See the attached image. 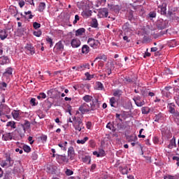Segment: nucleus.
Returning a JSON list of instances; mask_svg holds the SVG:
<instances>
[{
    "mask_svg": "<svg viewBox=\"0 0 179 179\" xmlns=\"http://www.w3.org/2000/svg\"><path fill=\"white\" fill-rule=\"evenodd\" d=\"M56 156L58 160H62V162H64V163H68L69 160L68 157H66V155H56Z\"/></svg>",
    "mask_w": 179,
    "mask_h": 179,
    "instance_id": "dca6fc26",
    "label": "nucleus"
},
{
    "mask_svg": "<svg viewBox=\"0 0 179 179\" xmlns=\"http://www.w3.org/2000/svg\"><path fill=\"white\" fill-rule=\"evenodd\" d=\"M45 9V3L41 2L40 3L38 6V11L39 12H43Z\"/></svg>",
    "mask_w": 179,
    "mask_h": 179,
    "instance_id": "7c9ffc66",
    "label": "nucleus"
},
{
    "mask_svg": "<svg viewBox=\"0 0 179 179\" xmlns=\"http://www.w3.org/2000/svg\"><path fill=\"white\" fill-rule=\"evenodd\" d=\"M169 113H171V114H174L176 113V108H174V107L173 106H169Z\"/></svg>",
    "mask_w": 179,
    "mask_h": 179,
    "instance_id": "603ef678",
    "label": "nucleus"
},
{
    "mask_svg": "<svg viewBox=\"0 0 179 179\" xmlns=\"http://www.w3.org/2000/svg\"><path fill=\"white\" fill-rule=\"evenodd\" d=\"M91 26H92V27H94V29L98 27L99 22H97V19L94 18L92 20Z\"/></svg>",
    "mask_w": 179,
    "mask_h": 179,
    "instance_id": "cd10ccee",
    "label": "nucleus"
},
{
    "mask_svg": "<svg viewBox=\"0 0 179 179\" xmlns=\"http://www.w3.org/2000/svg\"><path fill=\"white\" fill-rule=\"evenodd\" d=\"M85 31H86L85 28H80L76 31V36H82Z\"/></svg>",
    "mask_w": 179,
    "mask_h": 179,
    "instance_id": "c85d7f7f",
    "label": "nucleus"
},
{
    "mask_svg": "<svg viewBox=\"0 0 179 179\" xmlns=\"http://www.w3.org/2000/svg\"><path fill=\"white\" fill-rule=\"evenodd\" d=\"M10 12H11L12 15H14V16H16V15H17V9H16V8L13 9L10 8Z\"/></svg>",
    "mask_w": 179,
    "mask_h": 179,
    "instance_id": "49530a36",
    "label": "nucleus"
},
{
    "mask_svg": "<svg viewBox=\"0 0 179 179\" xmlns=\"http://www.w3.org/2000/svg\"><path fill=\"white\" fill-rule=\"evenodd\" d=\"M33 160H37V157H38V155H37V153H36V152L32 153V156H31Z\"/></svg>",
    "mask_w": 179,
    "mask_h": 179,
    "instance_id": "4d7b16f0",
    "label": "nucleus"
},
{
    "mask_svg": "<svg viewBox=\"0 0 179 179\" xmlns=\"http://www.w3.org/2000/svg\"><path fill=\"white\" fill-rule=\"evenodd\" d=\"M156 26L158 30H164L166 28V22H163V20L157 21Z\"/></svg>",
    "mask_w": 179,
    "mask_h": 179,
    "instance_id": "9b49d317",
    "label": "nucleus"
},
{
    "mask_svg": "<svg viewBox=\"0 0 179 179\" xmlns=\"http://www.w3.org/2000/svg\"><path fill=\"white\" fill-rule=\"evenodd\" d=\"M73 127L76 131H79L80 132L82 131L83 122H82V119H80V117H77L76 121L73 124Z\"/></svg>",
    "mask_w": 179,
    "mask_h": 179,
    "instance_id": "20e7f679",
    "label": "nucleus"
},
{
    "mask_svg": "<svg viewBox=\"0 0 179 179\" xmlns=\"http://www.w3.org/2000/svg\"><path fill=\"white\" fill-rule=\"evenodd\" d=\"M106 3V0H98L96 1V6L99 8V6H101V5H104Z\"/></svg>",
    "mask_w": 179,
    "mask_h": 179,
    "instance_id": "e433bc0d",
    "label": "nucleus"
},
{
    "mask_svg": "<svg viewBox=\"0 0 179 179\" xmlns=\"http://www.w3.org/2000/svg\"><path fill=\"white\" fill-rule=\"evenodd\" d=\"M113 96H115V97H120V90L115 91L113 93Z\"/></svg>",
    "mask_w": 179,
    "mask_h": 179,
    "instance_id": "e2e57ef3",
    "label": "nucleus"
},
{
    "mask_svg": "<svg viewBox=\"0 0 179 179\" xmlns=\"http://www.w3.org/2000/svg\"><path fill=\"white\" fill-rule=\"evenodd\" d=\"M8 37V32L6 29L0 30V38L1 40H5Z\"/></svg>",
    "mask_w": 179,
    "mask_h": 179,
    "instance_id": "4468645a",
    "label": "nucleus"
},
{
    "mask_svg": "<svg viewBox=\"0 0 179 179\" xmlns=\"http://www.w3.org/2000/svg\"><path fill=\"white\" fill-rule=\"evenodd\" d=\"M100 13L104 17H107L108 16V8H102L100 10Z\"/></svg>",
    "mask_w": 179,
    "mask_h": 179,
    "instance_id": "4be33fe9",
    "label": "nucleus"
},
{
    "mask_svg": "<svg viewBox=\"0 0 179 179\" xmlns=\"http://www.w3.org/2000/svg\"><path fill=\"white\" fill-rule=\"evenodd\" d=\"M90 106L91 111H95V110L100 108V101H99V99L94 98Z\"/></svg>",
    "mask_w": 179,
    "mask_h": 179,
    "instance_id": "7ed1b4c3",
    "label": "nucleus"
},
{
    "mask_svg": "<svg viewBox=\"0 0 179 179\" xmlns=\"http://www.w3.org/2000/svg\"><path fill=\"white\" fill-rule=\"evenodd\" d=\"M79 20H80V17H79L78 15H75V20L73 22V24H76V23H78V22H79Z\"/></svg>",
    "mask_w": 179,
    "mask_h": 179,
    "instance_id": "de8ad7c7",
    "label": "nucleus"
},
{
    "mask_svg": "<svg viewBox=\"0 0 179 179\" xmlns=\"http://www.w3.org/2000/svg\"><path fill=\"white\" fill-rule=\"evenodd\" d=\"M77 6L79 9H82L85 6V3L83 1H78L77 2Z\"/></svg>",
    "mask_w": 179,
    "mask_h": 179,
    "instance_id": "79ce46f5",
    "label": "nucleus"
},
{
    "mask_svg": "<svg viewBox=\"0 0 179 179\" xmlns=\"http://www.w3.org/2000/svg\"><path fill=\"white\" fill-rule=\"evenodd\" d=\"M20 127H24V131L26 129H30V122L25 120V122L20 125Z\"/></svg>",
    "mask_w": 179,
    "mask_h": 179,
    "instance_id": "b1692460",
    "label": "nucleus"
},
{
    "mask_svg": "<svg viewBox=\"0 0 179 179\" xmlns=\"http://www.w3.org/2000/svg\"><path fill=\"white\" fill-rule=\"evenodd\" d=\"M87 43L90 45V47L95 48V47H97V44H99V41H96L92 38H89Z\"/></svg>",
    "mask_w": 179,
    "mask_h": 179,
    "instance_id": "6e6552de",
    "label": "nucleus"
},
{
    "mask_svg": "<svg viewBox=\"0 0 179 179\" xmlns=\"http://www.w3.org/2000/svg\"><path fill=\"white\" fill-rule=\"evenodd\" d=\"M25 15H29V19H33V15H31V11H27L24 13Z\"/></svg>",
    "mask_w": 179,
    "mask_h": 179,
    "instance_id": "bf43d9fd",
    "label": "nucleus"
},
{
    "mask_svg": "<svg viewBox=\"0 0 179 179\" xmlns=\"http://www.w3.org/2000/svg\"><path fill=\"white\" fill-rule=\"evenodd\" d=\"M19 5L20 8H23L24 6V1H20Z\"/></svg>",
    "mask_w": 179,
    "mask_h": 179,
    "instance_id": "338daca9",
    "label": "nucleus"
},
{
    "mask_svg": "<svg viewBox=\"0 0 179 179\" xmlns=\"http://www.w3.org/2000/svg\"><path fill=\"white\" fill-rule=\"evenodd\" d=\"M9 62V58L6 56H2L0 57V64L5 65Z\"/></svg>",
    "mask_w": 179,
    "mask_h": 179,
    "instance_id": "2eb2a0df",
    "label": "nucleus"
},
{
    "mask_svg": "<svg viewBox=\"0 0 179 179\" xmlns=\"http://www.w3.org/2000/svg\"><path fill=\"white\" fill-rule=\"evenodd\" d=\"M71 45L73 48H78V47H80V41L78 38L72 39Z\"/></svg>",
    "mask_w": 179,
    "mask_h": 179,
    "instance_id": "9d476101",
    "label": "nucleus"
},
{
    "mask_svg": "<svg viewBox=\"0 0 179 179\" xmlns=\"http://www.w3.org/2000/svg\"><path fill=\"white\" fill-rule=\"evenodd\" d=\"M57 92V89H52L48 91V94L50 97L48 98L45 101V103L48 109H50V107H52V104H54V100L52 99V97H55V94Z\"/></svg>",
    "mask_w": 179,
    "mask_h": 179,
    "instance_id": "f257e3e1",
    "label": "nucleus"
},
{
    "mask_svg": "<svg viewBox=\"0 0 179 179\" xmlns=\"http://www.w3.org/2000/svg\"><path fill=\"white\" fill-rule=\"evenodd\" d=\"M3 141H12L13 139H17L19 141L18 136H12V134L10 133H7L3 135L2 136Z\"/></svg>",
    "mask_w": 179,
    "mask_h": 179,
    "instance_id": "0eeeda50",
    "label": "nucleus"
},
{
    "mask_svg": "<svg viewBox=\"0 0 179 179\" xmlns=\"http://www.w3.org/2000/svg\"><path fill=\"white\" fill-rule=\"evenodd\" d=\"M117 129L119 130V131H124V130H125V129H127V125H125L124 124V122H122V123H117Z\"/></svg>",
    "mask_w": 179,
    "mask_h": 179,
    "instance_id": "a211bd4d",
    "label": "nucleus"
},
{
    "mask_svg": "<svg viewBox=\"0 0 179 179\" xmlns=\"http://www.w3.org/2000/svg\"><path fill=\"white\" fill-rule=\"evenodd\" d=\"M90 51V48L87 45H84L82 48L83 54H87Z\"/></svg>",
    "mask_w": 179,
    "mask_h": 179,
    "instance_id": "bb28decb",
    "label": "nucleus"
},
{
    "mask_svg": "<svg viewBox=\"0 0 179 179\" xmlns=\"http://www.w3.org/2000/svg\"><path fill=\"white\" fill-rule=\"evenodd\" d=\"M127 19L130 22H132L135 20V17H134V12L132 10H130L127 14Z\"/></svg>",
    "mask_w": 179,
    "mask_h": 179,
    "instance_id": "6ab92c4d",
    "label": "nucleus"
},
{
    "mask_svg": "<svg viewBox=\"0 0 179 179\" xmlns=\"http://www.w3.org/2000/svg\"><path fill=\"white\" fill-rule=\"evenodd\" d=\"M13 69L11 67H8L6 69V72L3 73V76H9L12 75Z\"/></svg>",
    "mask_w": 179,
    "mask_h": 179,
    "instance_id": "a878e982",
    "label": "nucleus"
},
{
    "mask_svg": "<svg viewBox=\"0 0 179 179\" xmlns=\"http://www.w3.org/2000/svg\"><path fill=\"white\" fill-rule=\"evenodd\" d=\"M75 155V150L73 147H70L68 150V156L70 159H72V157Z\"/></svg>",
    "mask_w": 179,
    "mask_h": 179,
    "instance_id": "aec40b11",
    "label": "nucleus"
},
{
    "mask_svg": "<svg viewBox=\"0 0 179 179\" xmlns=\"http://www.w3.org/2000/svg\"><path fill=\"white\" fill-rule=\"evenodd\" d=\"M23 150L25 151L27 153H30L31 152V148H30V146L27 145H23Z\"/></svg>",
    "mask_w": 179,
    "mask_h": 179,
    "instance_id": "f704fd0d",
    "label": "nucleus"
},
{
    "mask_svg": "<svg viewBox=\"0 0 179 179\" xmlns=\"http://www.w3.org/2000/svg\"><path fill=\"white\" fill-rule=\"evenodd\" d=\"M141 111L142 114H149L150 113V108L149 107H143Z\"/></svg>",
    "mask_w": 179,
    "mask_h": 179,
    "instance_id": "72a5a7b5",
    "label": "nucleus"
},
{
    "mask_svg": "<svg viewBox=\"0 0 179 179\" xmlns=\"http://www.w3.org/2000/svg\"><path fill=\"white\" fill-rule=\"evenodd\" d=\"M115 97H112L110 98V106L111 107H115Z\"/></svg>",
    "mask_w": 179,
    "mask_h": 179,
    "instance_id": "a19ab883",
    "label": "nucleus"
},
{
    "mask_svg": "<svg viewBox=\"0 0 179 179\" xmlns=\"http://www.w3.org/2000/svg\"><path fill=\"white\" fill-rule=\"evenodd\" d=\"M30 103L32 104V106H36V99L32 98L30 101Z\"/></svg>",
    "mask_w": 179,
    "mask_h": 179,
    "instance_id": "0e129e2a",
    "label": "nucleus"
},
{
    "mask_svg": "<svg viewBox=\"0 0 179 179\" xmlns=\"http://www.w3.org/2000/svg\"><path fill=\"white\" fill-rule=\"evenodd\" d=\"M26 52L27 54H31V55H33L36 52L34 51V47L31 45V44H27L25 46Z\"/></svg>",
    "mask_w": 179,
    "mask_h": 179,
    "instance_id": "1a4fd4ad",
    "label": "nucleus"
},
{
    "mask_svg": "<svg viewBox=\"0 0 179 179\" xmlns=\"http://www.w3.org/2000/svg\"><path fill=\"white\" fill-rule=\"evenodd\" d=\"M65 173L67 176H72V174H73V171L71 169H66V171H65Z\"/></svg>",
    "mask_w": 179,
    "mask_h": 179,
    "instance_id": "8fccbe9b",
    "label": "nucleus"
},
{
    "mask_svg": "<svg viewBox=\"0 0 179 179\" xmlns=\"http://www.w3.org/2000/svg\"><path fill=\"white\" fill-rule=\"evenodd\" d=\"M175 122L177 123V125H179V117H175Z\"/></svg>",
    "mask_w": 179,
    "mask_h": 179,
    "instance_id": "774afa93",
    "label": "nucleus"
},
{
    "mask_svg": "<svg viewBox=\"0 0 179 179\" xmlns=\"http://www.w3.org/2000/svg\"><path fill=\"white\" fill-rule=\"evenodd\" d=\"M97 87H98L99 90H103V84L100 82H98Z\"/></svg>",
    "mask_w": 179,
    "mask_h": 179,
    "instance_id": "6e6d98bb",
    "label": "nucleus"
},
{
    "mask_svg": "<svg viewBox=\"0 0 179 179\" xmlns=\"http://www.w3.org/2000/svg\"><path fill=\"white\" fill-rule=\"evenodd\" d=\"M94 99H93V96L90 95H85L83 96V100L85 101L86 103H89V101H92Z\"/></svg>",
    "mask_w": 179,
    "mask_h": 179,
    "instance_id": "5701e85b",
    "label": "nucleus"
},
{
    "mask_svg": "<svg viewBox=\"0 0 179 179\" xmlns=\"http://www.w3.org/2000/svg\"><path fill=\"white\" fill-rule=\"evenodd\" d=\"M13 118H18L19 117V112L17 110H14V112L12 113Z\"/></svg>",
    "mask_w": 179,
    "mask_h": 179,
    "instance_id": "09e8293b",
    "label": "nucleus"
},
{
    "mask_svg": "<svg viewBox=\"0 0 179 179\" xmlns=\"http://www.w3.org/2000/svg\"><path fill=\"white\" fill-rule=\"evenodd\" d=\"M173 160H175L177 166H179V157H173Z\"/></svg>",
    "mask_w": 179,
    "mask_h": 179,
    "instance_id": "13d9d810",
    "label": "nucleus"
},
{
    "mask_svg": "<svg viewBox=\"0 0 179 179\" xmlns=\"http://www.w3.org/2000/svg\"><path fill=\"white\" fill-rule=\"evenodd\" d=\"M122 30H123V31H124V33H129V31H132V29H131V27H130L129 22H126L123 25Z\"/></svg>",
    "mask_w": 179,
    "mask_h": 179,
    "instance_id": "f8f14e48",
    "label": "nucleus"
},
{
    "mask_svg": "<svg viewBox=\"0 0 179 179\" xmlns=\"http://www.w3.org/2000/svg\"><path fill=\"white\" fill-rule=\"evenodd\" d=\"M103 156H106V152L104 150H100L99 152L98 157H103Z\"/></svg>",
    "mask_w": 179,
    "mask_h": 179,
    "instance_id": "37998d69",
    "label": "nucleus"
},
{
    "mask_svg": "<svg viewBox=\"0 0 179 179\" xmlns=\"http://www.w3.org/2000/svg\"><path fill=\"white\" fill-rule=\"evenodd\" d=\"M148 90L142 91L141 94L143 96V97H146V96H148Z\"/></svg>",
    "mask_w": 179,
    "mask_h": 179,
    "instance_id": "69168bd1",
    "label": "nucleus"
},
{
    "mask_svg": "<svg viewBox=\"0 0 179 179\" xmlns=\"http://www.w3.org/2000/svg\"><path fill=\"white\" fill-rule=\"evenodd\" d=\"M85 76L87 77L88 80H90V79L93 78V75H90L89 73H85Z\"/></svg>",
    "mask_w": 179,
    "mask_h": 179,
    "instance_id": "5fc2aeb1",
    "label": "nucleus"
},
{
    "mask_svg": "<svg viewBox=\"0 0 179 179\" xmlns=\"http://www.w3.org/2000/svg\"><path fill=\"white\" fill-rule=\"evenodd\" d=\"M55 48H57V50H59L60 51H62V50H64V45L62 44V43L59 42L56 44Z\"/></svg>",
    "mask_w": 179,
    "mask_h": 179,
    "instance_id": "473e14b6",
    "label": "nucleus"
},
{
    "mask_svg": "<svg viewBox=\"0 0 179 179\" xmlns=\"http://www.w3.org/2000/svg\"><path fill=\"white\" fill-rule=\"evenodd\" d=\"M89 140L88 137H85L83 140H78L77 143H81V145H83L87 141Z\"/></svg>",
    "mask_w": 179,
    "mask_h": 179,
    "instance_id": "ea45409f",
    "label": "nucleus"
},
{
    "mask_svg": "<svg viewBox=\"0 0 179 179\" xmlns=\"http://www.w3.org/2000/svg\"><path fill=\"white\" fill-rule=\"evenodd\" d=\"M135 104L137 106V107H142V106H145V101L143 100L142 101H137L135 102Z\"/></svg>",
    "mask_w": 179,
    "mask_h": 179,
    "instance_id": "4c0bfd02",
    "label": "nucleus"
},
{
    "mask_svg": "<svg viewBox=\"0 0 179 179\" xmlns=\"http://www.w3.org/2000/svg\"><path fill=\"white\" fill-rule=\"evenodd\" d=\"M134 103H136V101H141V96H135L134 99H133Z\"/></svg>",
    "mask_w": 179,
    "mask_h": 179,
    "instance_id": "680f3d73",
    "label": "nucleus"
},
{
    "mask_svg": "<svg viewBox=\"0 0 179 179\" xmlns=\"http://www.w3.org/2000/svg\"><path fill=\"white\" fill-rule=\"evenodd\" d=\"M34 26V29H35L36 30H37V29H40V27H41V24L38 22H34L33 24Z\"/></svg>",
    "mask_w": 179,
    "mask_h": 179,
    "instance_id": "c03bdc74",
    "label": "nucleus"
},
{
    "mask_svg": "<svg viewBox=\"0 0 179 179\" xmlns=\"http://www.w3.org/2000/svg\"><path fill=\"white\" fill-rule=\"evenodd\" d=\"M127 139L129 142H136V141H138V137L135 135H131L127 136Z\"/></svg>",
    "mask_w": 179,
    "mask_h": 179,
    "instance_id": "f3484780",
    "label": "nucleus"
},
{
    "mask_svg": "<svg viewBox=\"0 0 179 179\" xmlns=\"http://www.w3.org/2000/svg\"><path fill=\"white\" fill-rule=\"evenodd\" d=\"M15 163V161L12 159L10 156H8L6 157V161H2L1 163V167H12L13 166V164Z\"/></svg>",
    "mask_w": 179,
    "mask_h": 179,
    "instance_id": "f03ea898",
    "label": "nucleus"
},
{
    "mask_svg": "<svg viewBox=\"0 0 179 179\" xmlns=\"http://www.w3.org/2000/svg\"><path fill=\"white\" fill-rule=\"evenodd\" d=\"M169 45L170 47H176V45H177V42L176 41H172Z\"/></svg>",
    "mask_w": 179,
    "mask_h": 179,
    "instance_id": "052dcab7",
    "label": "nucleus"
},
{
    "mask_svg": "<svg viewBox=\"0 0 179 179\" xmlns=\"http://www.w3.org/2000/svg\"><path fill=\"white\" fill-rule=\"evenodd\" d=\"M173 148H177V144L176 143V137H174V136L170 141V143L168 145L169 149H173Z\"/></svg>",
    "mask_w": 179,
    "mask_h": 179,
    "instance_id": "ddd939ff",
    "label": "nucleus"
},
{
    "mask_svg": "<svg viewBox=\"0 0 179 179\" xmlns=\"http://www.w3.org/2000/svg\"><path fill=\"white\" fill-rule=\"evenodd\" d=\"M98 59H103V61H107V56L105 55H101L99 57H97L94 61H97Z\"/></svg>",
    "mask_w": 179,
    "mask_h": 179,
    "instance_id": "58836bf2",
    "label": "nucleus"
},
{
    "mask_svg": "<svg viewBox=\"0 0 179 179\" xmlns=\"http://www.w3.org/2000/svg\"><path fill=\"white\" fill-rule=\"evenodd\" d=\"M6 127H10V128H13V129H15L16 122H15L13 121L8 122L6 124Z\"/></svg>",
    "mask_w": 179,
    "mask_h": 179,
    "instance_id": "2f4dec72",
    "label": "nucleus"
},
{
    "mask_svg": "<svg viewBox=\"0 0 179 179\" xmlns=\"http://www.w3.org/2000/svg\"><path fill=\"white\" fill-rule=\"evenodd\" d=\"M109 8L112 12H115V13L120 12V6H119L111 5Z\"/></svg>",
    "mask_w": 179,
    "mask_h": 179,
    "instance_id": "393cba45",
    "label": "nucleus"
},
{
    "mask_svg": "<svg viewBox=\"0 0 179 179\" xmlns=\"http://www.w3.org/2000/svg\"><path fill=\"white\" fill-rule=\"evenodd\" d=\"M15 132H17L20 137L19 139H22L26 136L24 134H26V130H24V127L19 126L17 129L15 130Z\"/></svg>",
    "mask_w": 179,
    "mask_h": 179,
    "instance_id": "423d86ee",
    "label": "nucleus"
},
{
    "mask_svg": "<svg viewBox=\"0 0 179 179\" xmlns=\"http://www.w3.org/2000/svg\"><path fill=\"white\" fill-rule=\"evenodd\" d=\"M167 3H163L161 7V13L162 15H166V10H167Z\"/></svg>",
    "mask_w": 179,
    "mask_h": 179,
    "instance_id": "412c9836",
    "label": "nucleus"
},
{
    "mask_svg": "<svg viewBox=\"0 0 179 179\" xmlns=\"http://www.w3.org/2000/svg\"><path fill=\"white\" fill-rule=\"evenodd\" d=\"M79 111H80L81 114H86V113L91 111L90 106L86 103H84L80 106Z\"/></svg>",
    "mask_w": 179,
    "mask_h": 179,
    "instance_id": "39448f33",
    "label": "nucleus"
},
{
    "mask_svg": "<svg viewBox=\"0 0 179 179\" xmlns=\"http://www.w3.org/2000/svg\"><path fill=\"white\" fill-rule=\"evenodd\" d=\"M46 41L50 44V47H52V39L51 38H47Z\"/></svg>",
    "mask_w": 179,
    "mask_h": 179,
    "instance_id": "864d4df0",
    "label": "nucleus"
},
{
    "mask_svg": "<svg viewBox=\"0 0 179 179\" xmlns=\"http://www.w3.org/2000/svg\"><path fill=\"white\" fill-rule=\"evenodd\" d=\"M162 117H163V115H162V113L156 115L154 117L155 122H159V121H160V120L162 119Z\"/></svg>",
    "mask_w": 179,
    "mask_h": 179,
    "instance_id": "c9c22d12",
    "label": "nucleus"
},
{
    "mask_svg": "<svg viewBox=\"0 0 179 179\" xmlns=\"http://www.w3.org/2000/svg\"><path fill=\"white\" fill-rule=\"evenodd\" d=\"M148 16L151 19H153V17H156V12H155V11L150 12L149 14H148Z\"/></svg>",
    "mask_w": 179,
    "mask_h": 179,
    "instance_id": "a18cd8bd",
    "label": "nucleus"
},
{
    "mask_svg": "<svg viewBox=\"0 0 179 179\" xmlns=\"http://www.w3.org/2000/svg\"><path fill=\"white\" fill-rule=\"evenodd\" d=\"M34 36H36V37H40V36H41V31H34Z\"/></svg>",
    "mask_w": 179,
    "mask_h": 179,
    "instance_id": "3c124183",
    "label": "nucleus"
},
{
    "mask_svg": "<svg viewBox=\"0 0 179 179\" xmlns=\"http://www.w3.org/2000/svg\"><path fill=\"white\" fill-rule=\"evenodd\" d=\"M82 160L83 163H87L88 164H90L91 159L90 156H85L82 158Z\"/></svg>",
    "mask_w": 179,
    "mask_h": 179,
    "instance_id": "c756f323",
    "label": "nucleus"
}]
</instances>
